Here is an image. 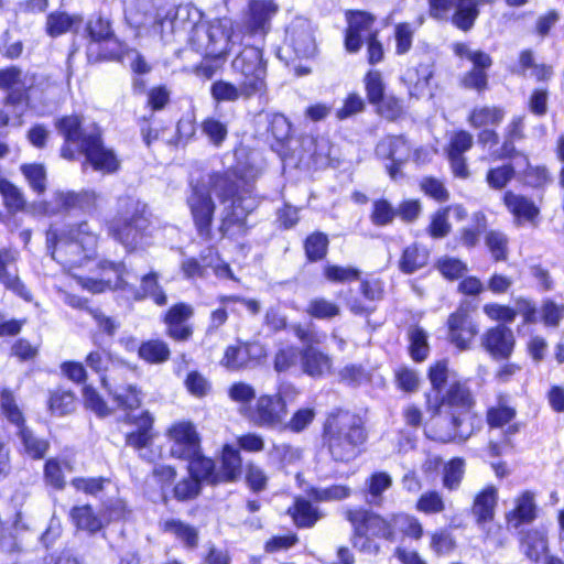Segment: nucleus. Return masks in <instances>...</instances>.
I'll return each instance as SVG.
<instances>
[{
  "label": "nucleus",
  "instance_id": "de8ad7c7",
  "mask_svg": "<svg viewBox=\"0 0 564 564\" xmlns=\"http://www.w3.org/2000/svg\"><path fill=\"white\" fill-rule=\"evenodd\" d=\"M303 144L311 152L315 165L325 166L329 163L332 145L328 139L324 137L308 138Z\"/></svg>",
  "mask_w": 564,
  "mask_h": 564
},
{
  "label": "nucleus",
  "instance_id": "4be33fe9",
  "mask_svg": "<svg viewBox=\"0 0 564 564\" xmlns=\"http://www.w3.org/2000/svg\"><path fill=\"white\" fill-rule=\"evenodd\" d=\"M536 513L535 495L527 490L514 499V507L506 513V521L509 528L519 529L522 524L533 522Z\"/></svg>",
  "mask_w": 564,
  "mask_h": 564
},
{
  "label": "nucleus",
  "instance_id": "4c0bfd02",
  "mask_svg": "<svg viewBox=\"0 0 564 564\" xmlns=\"http://www.w3.org/2000/svg\"><path fill=\"white\" fill-rule=\"evenodd\" d=\"M138 355L149 364H163L169 360L171 350L166 343L160 339L143 341L138 348Z\"/></svg>",
  "mask_w": 564,
  "mask_h": 564
},
{
  "label": "nucleus",
  "instance_id": "4d7b16f0",
  "mask_svg": "<svg viewBox=\"0 0 564 564\" xmlns=\"http://www.w3.org/2000/svg\"><path fill=\"white\" fill-rule=\"evenodd\" d=\"M415 28L409 22L398 23L394 26L395 53L399 55L406 54L411 47Z\"/></svg>",
  "mask_w": 564,
  "mask_h": 564
},
{
  "label": "nucleus",
  "instance_id": "a18cd8bd",
  "mask_svg": "<svg viewBox=\"0 0 564 564\" xmlns=\"http://www.w3.org/2000/svg\"><path fill=\"white\" fill-rule=\"evenodd\" d=\"M306 313L317 319H332L340 315V306L325 297L312 299L306 307Z\"/></svg>",
  "mask_w": 564,
  "mask_h": 564
},
{
  "label": "nucleus",
  "instance_id": "412c9836",
  "mask_svg": "<svg viewBox=\"0 0 564 564\" xmlns=\"http://www.w3.org/2000/svg\"><path fill=\"white\" fill-rule=\"evenodd\" d=\"M286 40L299 57H311L316 51L313 26L305 18L297 17L290 23Z\"/></svg>",
  "mask_w": 564,
  "mask_h": 564
},
{
  "label": "nucleus",
  "instance_id": "a19ab883",
  "mask_svg": "<svg viewBox=\"0 0 564 564\" xmlns=\"http://www.w3.org/2000/svg\"><path fill=\"white\" fill-rule=\"evenodd\" d=\"M218 473L221 475V482L234 481L240 476L241 457L238 449L229 445L224 447L221 457V470Z\"/></svg>",
  "mask_w": 564,
  "mask_h": 564
},
{
  "label": "nucleus",
  "instance_id": "bb28decb",
  "mask_svg": "<svg viewBox=\"0 0 564 564\" xmlns=\"http://www.w3.org/2000/svg\"><path fill=\"white\" fill-rule=\"evenodd\" d=\"M498 503V489L494 485L486 486L474 499L471 513L478 525H482L495 518Z\"/></svg>",
  "mask_w": 564,
  "mask_h": 564
},
{
  "label": "nucleus",
  "instance_id": "e2e57ef3",
  "mask_svg": "<svg viewBox=\"0 0 564 564\" xmlns=\"http://www.w3.org/2000/svg\"><path fill=\"white\" fill-rule=\"evenodd\" d=\"M516 167L512 164H505L487 172V183L494 189H502L514 176Z\"/></svg>",
  "mask_w": 564,
  "mask_h": 564
},
{
  "label": "nucleus",
  "instance_id": "2eb2a0df",
  "mask_svg": "<svg viewBox=\"0 0 564 564\" xmlns=\"http://www.w3.org/2000/svg\"><path fill=\"white\" fill-rule=\"evenodd\" d=\"M286 417V404L280 395H261L251 413L252 422L260 427H281Z\"/></svg>",
  "mask_w": 564,
  "mask_h": 564
},
{
  "label": "nucleus",
  "instance_id": "ea45409f",
  "mask_svg": "<svg viewBox=\"0 0 564 564\" xmlns=\"http://www.w3.org/2000/svg\"><path fill=\"white\" fill-rule=\"evenodd\" d=\"M432 69L429 64H420L416 67H409L402 80L408 85L410 95H416L423 90L432 77Z\"/></svg>",
  "mask_w": 564,
  "mask_h": 564
},
{
  "label": "nucleus",
  "instance_id": "e433bc0d",
  "mask_svg": "<svg viewBox=\"0 0 564 564\" xmlns=\"http://www.w3.org/2000/svg\"><path fill=\"white\" fill-rule=\"evenodd\" d=\"M161 528L164 532L173 534L188 549H195L198 544L197 529L181 520H164L161 522Z\"/></svg>",
  "mask_w": 564,
  "mask_h": 564
},
{
  "label": "nucleus",
  "instance_id": "0e129e2a",
  "mask_svg": "<svg viewBox=\"0 0 564 564\" xmlns=\"http://www.w3.org/2000/svg\"><path fill=\"white\" fill-rule=\"evenodd\" d=\"M76 18L64 12L51 13L47 17L46 30L51 36H58L70 30Z\"/></svg>",
  "mask_w": 564,
  "mask_h": 564
},
{
  "label": "nucleus",
  "instance_id": "49530a36",
  "mask_svg": "<svg viewBox=\"0 0 564 564\" xmlns=\"http://www.w3.org/2000/svg\"><path fill=\"white\" fill-rule=\"evenodd\" d=\"M290 512L296 525L302 528L313 527L321 518L317 509H315L312 503L305 499H296L293 510L290 509Z\"/></svg>",
  "mask_w": 564,
  "mask_h": 564
},
{
  "label": "nucleus",
  "instance_id": "ddd939ff",
  "mask_svg": "<svg viewBox=\"0 0 564 564\" xmlns=\"http://www.w3.org/2000/svg\"><path fill=\"white\" fill-rule=\"evenodd\" d=\"M345 518L351 525H357L358 533L364 530L368 535L382 538L393 542L395 532L393 525V517L386 520L377 513L364 509H348Z\"/></svg>",
  "mask_w": 564,
  "mask_h": 564
},
{
  "label": "nucleus",
  "instance_id": "2f4dec72",
  "mask_svg": "<svg viewBox=\"0 0 564 564\" xmlns=\"http://www.w3.org/2000/svg\"><path fill=\"white\" fill-rule=\"evenodd\" d=\"M429 260V250L423 246L412 243L403 250L399 260V269L404 274H412L427 265Z\"/></svg>",
  "mask_w": 564,
  "mask_h": 564
},
{
  "label": "nucleus",
  "instance_id": "79ce46f5",
  "mask_svg": "<svg viewBox=\"0 0 564 564\" xmlns=\"http://www.w3.org/2000/svg\"><path fill=\"white\" fill-rule=\"evenodd\" d=\"M392 486V477L384 471L373 473L367 480V501L370 505L379 506L382 501V494Z\"/></svg>",
  "mask_w": 564,
  "mask_h": 564
},
{
  "label": "nucleus",
  "instance_id": "9b49d317",
  "mask_svg": "<svg viewBox=\"0 0 564 564\" xmlns=\"http://www.w3.org/2000/svg\"><path fill=\"white\" fill-rule=\"evenodd\" d=\"M376 155L389 161L386 164L389 176L393 181L403 177L402 166L409 161L412 152L411 144L403 135H386L376 145Z\"/></svg>",
  "mask_w": 564,
  "mask_h": 564
},
{
  "label": "nucleus",
  "instance_id": "5701e85b",
  "mask_svg": "<svg viewBox=\"0 0 564 564\" xmlns=\"http://www.w3.org/2000/svg\"><path fill=\"white\" fill-rule=\"evenodd\" d=\"M129 275L126 274V279H128L132 285L127 286L124 291L130 292L135 300H141L144 297H151L155 304L165 305L167 302V297L164 291L160 288L158 283V274L152 272L149 274H144L141 278V284L139 288L135 286V282L138 280V274L128 270Z\"/></svg>",
  "mask_w": 564,
  "mask_h": 564
},
{
  "label": "nucleus",
  "instance_id": "6ab92c4d",
  "mask_svg": "<svg viewBox=\"0 0 564 564\" xmlns=\"http://www.w3.org/2000/svg\"><path fill=\"white\" fill-rule=\"evenodd\" d=\"M375 17L365 11L351 12L348 17V29L345 39L347 51H359L362 43L378 34L373 30Z\"/></svg>",
  "mask_w": 564,
  "mask_h": 564
},
{
  "label": "nucleus",
  "instance_id": "6e6552de",
  "mask_svg": "<svg viewBox=\"0 0 564 564\" xmlns=\"http://www.w3.org/2000/svg\"><path fill=\"white\" fill-rule=\"evenodd\" d=\"M232 33V23L228 19H216L208 24L195 26L192 36L196 51L210 58H220L227 51Z\"/></svg>",
  "mask_w": 564,
  "mask_h": 564
},
{
  "label": "nucleus",
  "instance_id": "b1692460",
  "mask_svg": "<svg viewBox=\"0 0 564 564\" xmlns=\"http://www.w3.org/2000/svg\"><path fill=\"white\" fill-rule=\"evenodd\" d=\"M279 10L273 0H251L249 2L248 29L251 33L265 34L270 29V21Z\"/></svg>",
  "mask_w": 564,
  "mask_h": 564
},
{
  "label": "nucleus",
  "instance_id": "f3484780",
  "mask_svg": "<svg viewBox=\"0 0 564 564\" xmlns=\"http://www.w3.org/2000/svg\"><path fill=\"white\" fill-rule=\"evenodd\" d=\"M19 251L12 248H0V283L20 297L31 301L32 295L19 278Z\"/></svg>",
  "mask_w": 564,
  "mask_h": 564
},
{
  "label": "nucleus",
  "instance_id": "f03ea898",
  "mask_svg": "<svg viewBox=\"0 0 564 564\" xmlns=\"http://www.w3.org/2000/svg\"><path fill=\"white\" fill-rule=\"evenodd\" d=\"M55 127L65 139L61 149L62 158L74 161L76 153L70 144H76L79 152L85 155V162L89 163L94 170L104 173H112L118 170L119 162L115 153L104 147L97 126H83L78 116H65L56 120Z\"/></svg>",
  "mask_w": 564,
  "mask_h": 564
},
{
  "label": "nucleus",
  "instance_id": "a211bd4d",
  "mask_svg": "<svg viewBox=\"0 0 564 564\" xmlns=\"http://www.w3.org/2000/svg\"><path fill=\"white\" fill-rule=\"evenodd\" d=\"M172 441L171 455L181 459L194 457L199 448V438L189 422L174 424L169 431Z\"/></svg>",
  "mask_w": 564,
  "mask_h": 564
},
{
  "label": "nucleus",
  "instance_id": "bf43d9fd",
  "mask_svg": "<svg viewBox=\"0 0 564 564\" xmlns=\"http://www.w3.org/2000/svg\"><path fill=\"white\" fill-rule=\"evenodd\" d=\"M301 351L294 346L285 345L280 347L274 356V369L278 372H284L297 364Z\"/></svg>",
  "mask_w": 564,
  "mask_h": 564
},
{
  "label": "nucleus",
  "instance_id": "680f3d73",
  "mask_svg": "<svg viewBox=\"0 0 564 564\" xmlns=\"http://www.w3.org/2000/svg\"><path fill=\"white\" fill-rule=\"evenodd\" d=\"M21 171L29 181L30 186L37 194H42L46 189V173L41 164H25L21 166Z\"/></svg>",
  "mask_w": 564,
  "mask_h": 564
},
{
  "label": "nucleus",
  "instance_id": "69168bd1",
  "mask_svg": "<svg viewBox=\"0 0 564 564\" xmlns=\"http://www.w3.org/2000/svg\"><path fill=\"white\" fill-rule=\"evenodd\" d=\"M464 476V460L460 458L452 459L444 469L443 484L449 490L459 487Z\"/></svg>",
  "mask_w": 564,
  "mask_h": 564
},
{
  "label": "nucleus",
  "instance_id": "7ed1b4c3",
  "mask_svg": "<svg viewBox=\"0 0 564 564\" xmlns=\"http://www.w3.org/2000/svg\"><path fill=\"white\" fill-rule=\"evenodd\" d=\"M474 398L466 382L453 381L435 406L434 438L442 443L466 441L474 432L470 410Z\"/></svg>",
  "mask_w": 564,
  "mask_h": 564
},
{
  "label": "nucleus",
  "instance_id": "5fc2aeb1",
  "mask_svg": "<svg viewBox=\"0 0 564 564\" xmlns=\"http://www.w3.org/2000/svg\"><path fill=\"white\" fill-rule=\"evenodd\" d=\"M0 406L3 415L9 422L14 424L17 427L24 424L23 414L17 405L13 394L8 389H3L1 391Z\"/></svg>",
  "mask_w": 564,
  "mask_h": 564
},
{
  "label": "nucleus",
  "instance_id": "13d9d810",
  "mask_svg": "<svg viewBox=\"0 0 564 564\" xmlns=\"http://www.w3.org/2000/svg\"><path fill=\"white\" fill-rule=\"evenodd\" d=\"M86 365L95 372L100 375V378L102 376H106L109 373V371L112 369V367H119L120 365H115L111 360V356L106 350H94L90 351L86 356Z\"/></svg>",
  "mask_w": 564,
  "mask_h": 564
},
{
  "label": "nucleus",
  "instance_id": "72a5a7b5",
  "mask_svg": "<svg viewBox=\"0 0 564 564\" xmlns=\"http://www.w3.org/2000/svg\"><path fill=\"white\" fill-rule=\"evenodd\" d=\"M505 110L497 106L475 107L468 115L467 122L474 129L486 128L488 126L497 127L505 118Z\"/></svg>",
  "mask_w": 564,
  "mask_h": 564
},
{
  "label": "nucleus",
  "instance_id": "774afa93",
  "mask_svg": "<svg viewBox=\"0 0 564 564\" xmlns=\"http://www.w3.org/2000/svg\"><path fill=\"white\" fill-rule=\"evenodd\" d=\"M416 509L426 514L441 513L445 510V502L437 491H427L417 500Z\"/></svg>",
  "mask_w": 564,
  "mask_h": 564
},
{
  "label": "nucleus",
  "instance_id": "09e8293b",
  "mask_svg": "<svg viewBox=\"0 0 564 564\" xmlns=\"http://www.w3.org/2000/svg\"><path fill=\"white\" fill-rule=\"evenodd\" d=\"M485 243L496 262L508 259L509 239L506 234L499 230H489L485 236Z\"/></svg>",
  "mask_w": 564,
  "mask_h": 564
},
{
  "label": "nucleus",
  "instance_id": "c85d7f7f",
  "mask_svg": "<svg viewBox=\"0 0 564 564\" xmlns=\"http://www.w3.org/2000/svg\"><path fill=\"white\" fill-rule=\"evenodd\" d=\"M520 547L522 553L532 562H539L547 551V536L542 528H533L521 532Z\"/></svg>",
  "mask_w": 564,
  "mask_h": 564
},
{
  "label": "nucleus",
  "instance_id": "c03bdc74",
  "mask_svg": "<svg viewBox=\"0 0 564 564\" xmlns=\"http://www.w3.org/2000/svg\"><path fill=\"white\" fill-rule=\"evenodd\" d=\"M200 129L209 143L216 148H220L228 135L227 123L214 117L205 118L200 123Z\"/></svg>",
  "mask_w": 564,
  "mask_h": 564
},
{
  "label": "nucleus",
  "instance_id": "aec40b11",
  "mask_svg": "<svg viewBox=\"0 0 564 564\" xmlns=\"http://www.w3.org/2000/svg\"><path fill=\"white\" fill-rule=\"evenodd\" d=\"M194 315V308L187 303H177L164 315L166 335L176 341H187L193 336V327L188 321Z\"/></svg>",
  "mask_w": 564,
  "mask_h": 564
},
{
  "label": "nucleus",
  "instance_id": "c9c22d12",
  "mask_svg": "<svg viewBox=\"0 0 564 564\" xmlns=\"http://www.w3.org/2000/svg\"><path fill=\"white\" fill-rule=\"evenodd\" d=\"M18 429V437L23 453L33 459L43 458L50 447L48 442L37 437L29 427L24 426V424Z\"/></svg>",
  "mask_w": 564,
  "mask_h": 564
},
{
  "label": "nucleus",
  "instance_id": "864d4df0",
  "mask_svg": "<svg viewBox=\"0 0 564 564\" xmlns=\"http://www.w3.org/2000/svg\"><path fill=\"white\" fill-rule=\"evenodd\" d=\"M304 248L310 261L322 260L327 253L328 238L323 232L312 234L306 238Z\"/></svg>",
  "mask_w": 564,
  "mask_h": 564
},
{
  "label": "nucleus",
  "instance_id": "393cba45",
  "mask_svg": "<svg viewBox=\"0 0 564 564\" xmlns=\"http://www.w3.org/2000/svg\"><path fill=\"white\" fill-rule=\"evenodd\" d=\"M503 203L514 216L517 225L524 221L533 224L540 214V208L531 198L511 191L505 193Z\"/></svg>",
  "mask_w": 564,
  "mask_h": 564
},
{
  "label": "nucleus",
  "instance_id": "7c9ffc66",
  "mask_svg": "<svg viewBox=\"0 0 564 564\" xmlns=\"http://www.w3.org/2000/svg\"><path fill=\"white\" fill-rule=\"evenodd\" d=\"M185 460L188 462L189 475L199 482L206 481L212 485L221 482V475L215 470L214 462L203 456L200 448L197 449V454L194 457H188Z\"/></svg>",
  "mask_w": 564,
  "mask_h": 564
},
{
  "label": "nucleus",
  "instance_id": "f704fd0d",
  "mask_svg": "<svg viewBox=\"0 0 564 564\" xmlns=\"http://www.w3.org/2000/svg\"><path fill=\"white\" fill-rule=\"evenodd\" d=\"M127 419L138 426L135 432L127 434V444L138 449L149 446L152 440L151 429L153 423V419L150 413L144 411L140 416L134 417L133 420L131 415H128Z\"/></svg>",
  "mask_w": 564,
  "mask_h": 564
},
{
  "label": "nucleus",
  "instance_id": "1a4fd4ad",
  "mask_svg": "<svg viewBox=\"0 0 564 564\" xmlns=\"http://www.w3.org/2000/svg\"><path fill=\"white\" fill-rule=\"evenodd\" d=\"M132 375L131 369L119 366L112 367L108 375L101 377V386L116 405L122 410H135L142 402L141 390L130 381Z\"/></svg>",
  "mask_w": 564,
  "mask_h": 564
},
{
  "label": "nucleus",
  "instance_id": "4468645a",
  "mask_svg": "<svg viewBox=\"0 0 564 564\" xmlns=\"http://www.w3.org/2000/svg\"><path fill=\"white\" fill-rule=\"evenodd\" d=\"M480 346L492 359L507 360L514 350L516 337L511 328L498 324L481 334Z\"/></svg>",
  "mask_w": 564,
  "mask_h": 564
},
{
  "label": "nucleus",
  "instance_id": "c756f323",
  "mask_svg": "<svg viewBox=\"0 0 564 564\" xmlns=\"http://www.w3.org/2000/svg\"><path fill=\"white\" fill-rule=\"evenodd\" d=\"M210 95L217 102H236L239 99L249 100L256 96L240 80L238 85H235L223 79L212 84Z\"/></svg>",
  "mask_w": 564,
  "mask_h": 564
},
{
  "label": "nucleus",
  "instance_id": "423d86ee",
  "mask_svg": "<svg viewBox=\"0 0 564 564\" xmlns=\"http://www.w3.org/2000/svg\"><path fill=\"white\" fill-rule=\"evenodd\" d=\"M145 209V204L140 200L122 198L118 215L108 225L110 236L129 251L138 248L149 226Z\"/></svg>",
  "mask_w": 564,
  "mask_h": 564
},
{
  "label": "nucleus",
  "instance_id": "473e14b6",
  "mask_svg": "<svg viewBox=\"0 0 564 564\" xmlns=\"http://www.w3.org/2000/svg\"><path fill=\"white\" fill-rule=\"evenodd\" d=\"M479 15L476 0H455L451 22L459 30L469 31Z\"/></svg>",
  "mask_w": 564,
  "mask_h": 564
},
{
  "label": "nucleus",
  "instance_id": "3c124183",
  "mask_svg": "<svg viewBox=\"0 0 564 564\" xmlns=\"http://www.w3.org/2000/svg\"><path fill=\"white\" fill-rule=\"evenodd\" d=\"M360 270L354 267H341L337 264H326L323 274L329 282L347 283L360 279Z\"/></svg>",
  "mask_w": 564,
  "mask_h": 564
},
{
  "label": "nucleus",
  "instance_id": "20e7f679",
  "mask_svg": "<svg viewBox=\"0 0 564 564\" xmlns=\"http://www.w3.org/2000/svg\"><path fill=\"white\" fill-rule=\"evenodd\" d=\"M322 437L324 446L335 462L348 463L361 453L368 432L360 415L336 410L325 419Z\"/></svg>",
  "mask_w": 564,
  "mask_h": 564
},
{
  "label": "nucleus",
  "instance_id": "37998d69",
  "mask_svg": "<svg viewBox=\"0 0 564 564\" xmlns=\"http://www.w3.org/2000/svg\"><path fill=\"white\" fill-rule=\"evenodd\" d=\"M48 406L53 414L62 416L72 413L76 408L75 394L69 390L56 389L51 393Z\"/></svg>",
  "mask_w": 564,
  "mask_h": 564
},
{
  "label": "nucleus",
  "instance_id": "9d476101",
  "mask_svg": "<svg viewBox=\"0 0 564 564\" xmlns=\"http://www.w3.org/2000/svg\"><path fill=\"white\" fill-rule=\"evenodd\" d=\"M33 85V79L17 67L0 70V88L10 90L6 98V107L12 108V116L17 126L22 124V117L26 110V90Z\"/></svg>",
  "mask_w": 564,
  "mask_h": 564
},
{
  "label": "nucleus",
  "instance_id": "338daca9",
  "mask_svg": "<svg viewBox=\"0 0 564 564\" xmlns=\"http://www.w3.org/2000/svg\"><path fill=\"white\" fill-rule=\"evenodd\" d=\"M516 410L506 404L499 403L487 412V422L490 427H502L516 417Z\"/></svg>",
  "mask_w": 564,
  "mask_h": 564
},
{
  "label": "nucleus",
  "instance_id": "f257e3e1",
  "mask_svg": "<svg viewBox=\"0 0 564 564\" xmlns=\"http://www.w3.org/2000/svg\"><path fill=\"white\" fill-rule=\"evenodd\" d=\"M253 180L247 178L241 169L216 172L208 176L207 185H195L187 198L198 235L210 237L215 204L210 193L224 206L220 231L224 236L238 237L248 231L247 217L256 208L252 196Z\"/></svg>",
  "mask_w": 564,
  "mask_h": 564
},
{
  "label": "nucleus",
  "instance_id": "dca6fc26",
  "mask_svg": "<svg viewBox=\"0 0 564 564\" xmlns=\"http://www.w3.org/2000/svg\"><path fill=\"white\" fill-rule=\"evenodd\" d=\"M102 271L101 279H85L83 286L93 293H101L107 289L126 290L132 283L126 279L129 275L128 269L123 262L104 261L100 264Z\"/></svg>",
  "mask_w": 564,
  "mask_h": 564
},
{
  "label": "nucleus",
  "instance_id": "6e6d98bb",
  "mask_svg": "<svg viewBox=\"0 0 564 564\" xmlns=\"http://www.w3.org/2000/svg\"><path fill=\"white\" fill-rule=\"evenodd\" d=\"M0 193L3 196L6 207L10 212H18L24 208L25 199L21 191L9 181H0Z\"/></svg>",
  "mask_w": 564,
  "mask_h": 564
},
{
  "label": "nucleus",
  "instance_id": "cd10ccee",
  "mask_svg": "<svg viewBox=\"0 0 564 564\" xmlns=\"http://www.w3.org/2000/svg\"><path fill=\"white\" fill-rule=\"evenodd\" d=\"M303 372L313 378H321L332 370V358L314 347H304L301 351Z\"/></svg>",
  "mask_w": 564,
  "mask_h": 564
},
{
  "label": "nucleus",
  "instance_id": "58836bf2",
  "mask_svg": "<svg viewBox=\"0 0 564 564\" xmlns=\"http://www.w3.org/2000/svg\"><path fill=\"white\" fill-rule=\"evenodd\" d=\"M70 518L78 529L85 530L90 534L98 532L104 525L101 519L94 513L88 505L74 507L70 510Z\"/></svg>",
  "mask_w": 564,
  "mask_h": 564
},
{
  "label": "nucleus",
  "instance_id": "f8f14e48",
  "mask_svg": "<svg viewBox=\"0 0 564 564\" xmlns=\"http://www.w3.org/2000/svg\"><path fill=\"white\" fill-rule=\"evenodd\" d=\"M447 329L448 341L459 351L471 349L479 332L477 323L463 305L448 316Z\"/></svg>",
  "mask_w": 564,
  "mask_h": 564
},
{
  "label": "nucleus",
  "instance_id": "a878e982",
  "mask_svg": "<svg viewBox=\"0 0 564 564\" xmlns=\"http://www.w3.org/2000/svg\"><path fill=\"white\" fill-rule=\"evenodd\" d=\"M55 202L63 209L78 208L85 213H93L98 208V200L100 196L91 189H84L80 192H57L54 194Z\"/></svg>",
  "mask_w": 564,
  "mask_h": 564
},
{
  "label": "nucleus",
  "instance_id": "0eeeda50",
  "mask_svg": "<svg viewBox=\"0 0 564 564\" xmlns=\"http://www.w3.org/2000/svg\"><path fill=\"white\" fill-rule=\"evenodd\" d=\"M232 72L239 80L256 96L267 91V66L262 51L253 45H246L231 62Z\"/></svg>",
  "mask_w": 564,
  "mask_h": 564
},
{
  "label": "nucleus",
  "instance_id": "603ef678",
  "mask_svg": "<svg viewBox=\"0 0 564 564\" xmlns=\"http://www.w3.org/2000/svg\"><path fill=\"white\" fill-rule=\"evenodd\" d=\"M410 354L415 361H423L429 355V344L426 333L413 326L409 329Z\"/></svg>",
  "mask_w": 564,
  "mask_h": 564
},
{
  "label": "nucleus",
  "instance_id": "39448f33",
  "mask_svg": "<svg viewBox=\"0 0 564 564\" xmlns=\"http://www.w3.org/2000/svg\"><path fill=\"white\" fill-rule=\"evenodd\" d=\"M46 240L48 248L53 246V259L72 269L82 267L94 254L98 237L84 221L67 232L50 227Z\"/></svg>",
  "mask_w": 564,
  "mask_h": 564
},
{
  "label": "nucleus",
  "instance_id": "052dcab7",
  "mask_svg": "<svg viewBox=\"0 0 564 564\" xmlns=\"http://www.w3.org/2000/svg\"><path fill=\"white\" fill-rule=\"evenodd\" d=\"M394 531L399 530L403 534L420 540L423 535V527L420 521L409 514H395L393 516Z\"/></svg>",
  "mask_w": 564,
  "mask_h": 564
},
{
  "label": "nucleus",
  "instance_id": "8fccbe9b",
  "mask_svg": "<svg viewBox=\"0 0 564 564\" xmlns=\"http://www.w3.org/2000/svg\"><path fill=\"white\" fill-rule=\"evenodd\" d=\"M220 364L229 370L249 368V361L242 341L228 346L224 352Z\"/></svg>",
  "mask_w": 564,
  "mask_h": 564
}]
</instances>
